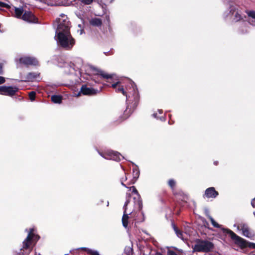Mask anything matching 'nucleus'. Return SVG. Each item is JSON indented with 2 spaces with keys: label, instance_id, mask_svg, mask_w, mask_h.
<instances>
[{
  "label": "nucleus",
  "instance_id": "nucleus-1",
  "mask_svg": "<svg viewBox=\"0 0 255 255\" xmlns=\"http://www.w3.org/2000/svg\"><path fill=\"white\" fill-rule=\"evenodd\" d=\"M55 23L57 24L55 39L58 45L67 50L71 49L75 44V40L70 32V22L67 17L61 14Z\"/></svg>",
  "mask_w": 255,
  "mask_h": 255
},
{
  "label": "nucleus",
  "instance_id": "nucleus-2",
  "mask_svg": "<svg viewBox=\"0 0 255 255\" xmlns=\"http://www.w3.org/2000/svg\"><path fill=\"white\" fill-rule=\"evenodd\" d=\"M129 196L127 194V200L124 206V214L122 217L123 226L127 228L128 226V220L129 218L128 214L130 215V218L134 214V211L136 209L140 210L141 208L142 203L140 198L137 196V199L136 197H133L129 199Z\"/></svg>",
  "mask_w": 255,
  "mask_h": 255
},
{
  "label": "nucleus",
  "instance_id": "nucleus-3",
  "mask_svg": "<svg viewBox=\"0 0 255 255\" xmlns=\"http://www.w3.org/2000/svg\"><path fill=\"white\" fill-rule=\"evenodd\" d=\"M126 89L127 92L124 90L123 86L120 84L116 90L117 92H122L124 95H126L127 102L129 103L131 101L134 103L133 105L136 106L139 99V94L136 85L133 82L129 81V84Z\"/></svg>",
  "mask_w": 255,
  "mask_h": 255
},
{
  "label": "nucleus",
  "instance_id": "nucleus-4",
  "mask_svg": "<svg viewBox=\"0 0 255 255\" xmlns=\"http://www.w3.org/2000/svg\"><path fill=\"white\" fill-rule=\"evenodd\" d=\"M222 230L224 233L229 235L232 239L234 241L235 243L238 245L241 248H245L248 247L251 249H255V243L248 242L244 239L237 236L232 231L229 229L223 228Z\"/></svg>",
  "mask_w": 255,
  "mask_h": 255
},
{
  "label": "nucleus",
  "instance_id": "nucleus-5",
  "mask_svg": "<svg viewBox=\"0 0 255 255\" xmlns=\"http://www.w3.org/2000/svg\"><path fill=\"white\" fill-rule=\"evenodd\" d=\"M34 229L33 228H31L30 229L28 232V235L26 238L23 242V249H28V252L26 255H28L29 253L31 252V249H30V245L32 242L37 241L39 239V237L37 235L35 234L34 233Z\"/></svg>",
  "mask_w": 255,
  "mask_h": 255
},
{
  "label": "nucleus",
  "instance_id": "nucleus-6",
  "mask_svg": "<svg viewBox=\"0 0 255 255\" xmlns=\"http://www.w3.org/2000/svg\"><path fill=\"white\" fill-rule=\"evenodd\" d=\"M213 244L209 241H201L198 242L194 247V251L195 252H210L213 248Z\"/></svg>",
  "mask_w": 255,
  "mask_h": 255
},
{
  "label": "nucleus",
  "instance_id": "nucleus-7",
  "mask_svg": "<svg viewBox=\"0 0 255 255\" xmlns=\"http://www.w3.org/2000/svg\"><path fill=\"white\" fill-rule=\"evenodd\" d=\"M17 66L18 64H23L26 66H36L38 64V61L35 58L28 56H23L20 57L17 60Z\"/></svg>",
  "mask_w": 255,
  "mask_h": 255
},
{
  "label": "nucleus",
  "instance_id": "nucleus-8",
  "mask_svg": "<svg viewBox=\"0 0 255 255\" xmlns=\"http://www.w3.org/2000/svg\"><path fill=\"white\" fill-rule=\"evenodd\" d=\"M100 155L104 158L111 159L115 161H120L123 158V156L118 152L109 150L104 154L100 153Z\"/></svg>",
  "mask_w": 255,
  "mask_h": 255
},
{
  "label": "nucleus",
  "instance_id": "nucleus-9",
  "mask_svg": "<svg viewBox=\"0 0 255 255\" xmlns=\"http://www.w3.org/2000/svg\"><path fill=\"white\" fill-rule=\"evenodd\" d=\"M98 92V90L88 87L86 85H83L81 88L80 91L76 94L75 96L79 97L81 94L84 95H93L97 94Z\"/></svg>",
  "mask_w": 255,
  "mask_h": 255
},
{
  "label": "nucleus",
  "instance_id": "nucleus-10",
  "mask_svg": "<svg viewBox=\"0 0 255 255\" xmlns=\"http://www.w3.org/2000/svg\"><path fill=\"white\" fill-rule=\"evenodd\" d=\"M238 229L242 230L243 235L247 238H251L254 236V234L245 224H240L238 225Z\"/></svg>",
  "mask_w": 255,
  "mask_h": 255
},
{
  "label": "nucleus",
  "instance_id": "nucleus-11",
  "mask_svg": "<svg viewBox=\"0 0 255 255\" xmlns=\"http://www.w3.org/2000/svg\"><path fill=\"white\" fill-rule=\"evenodd\" d=\"M18 90L16 87L3 86L2 95L5 96H12Z\"/></svg>",
  "mask_w": 255,
  "mask_h": 255
},
{
  "label": "nucleus",
  "instance_id": "nucleus-12",
  "mask_svg": "<svg viewBox=\"0 0 255 255\" xmlns=\"http://www.w3.org/2000/svg\"><path fill=\"white\" fill-rule=\"evenodd\" d=\"M237 5H231L230 13L234 16V20L238 21L242 19L240 11L239 10Z\"/></svg>",
  "mask_w": 255,
  "mask_h": 255
},
{
  "label": "nucleus",
  "instance_id": "nucleus-13",
  "mask_svg": "<svg viewBox=\"0 0 255 255\" xmlns=\"http://www.w3.org/2000/svg\"><path fill=\"white\" fill-rule=\"evenodd\" d=\"M21 19L28 22L35 23L37 22V19L30 11H25L22 15Z\"/></svg>",
  "mask_w": 255,
  "mask_h": 255
},
{
  "label": "nucleus",
  "instance_id": "nucleus-14",
  "mask_svg": "<svg viewBox=\"0 0 255 255\" xmlns=\"http://www.w3.org/2000/svg\"><path fill=\"white\" fill-rule=\"evenodd\" d=\"M218 195V193L217 192L214 187H210L207 188L205 192V196L208 198H215Z\"/></svg>",
  "mask_w": 255,
  "mask_h": 255
},
{
  "label": "nucleus",
  "instance_id": "nucleus-15",
  "mask_svg": "<svg viewBox=\"0 0 255 255\" xmlns=\"http://www.w3.org/2000/svg\"><path fill=\"white\" fill-rule=\"evenodd\" d=\"M246 13L248 16V21L252 25L255 26V11L248 10Z\"/></svg>",
  "mask_w": 255,
  "mask_h": 255
},
{
  "label": "nucleus",
  "instance_id": "nucleus-16",
  "mask_svg": "<svg viewBox=\"0 0 255 255\" xmlns=\"http://www.w3.org/2000/svg\"><path fill=\"white\" fill-rule=\"evenodd\" d=\"M39 76V74L38 73L30 72L29 73L25 78L22 81H33L38 78Z\"/></svg>",
  "mask_w": 255,
  "mask_h": 255
},
{
  "label": "nucleus",
  "instance_id": "nucleus-17",
  "mask_svg": "<svg viewBox=\"0 0 255 255\" xmlns=\"http://www.w3.org/2000/svg\"><path fill=\"white\" fill-rule=\"evenodd\" d=\"M93 74L95 75L101 76L102 77L106 79H109L111 78L110 75L105 73L104 71L98 69H94Z\"/></svg>",
  "mask_w": 255,
  "mask_h": 255
},
{
  "label": "nucleus",
  "instance_id": "nucleus-18",
  "mask_svg": "<svg viewBox=\"0 0 255 255\" xmlns=\"http://www.w3.org/2000/svg\"><path fill=\"white\" fill-rule=\"evenodd\" d=\"M102 23L101 20L99 18H92L90 20V24L94 26H100L101 25Z\"/></svg>",
  "mask_w": 255,
  "mask_h": 255
},
{
  "label": "nucleus",
  "instance_id": "nucleus-19",
  "mask_svg": "<svg viewBox=\"0 0 255 255\" xmlns=\"http://www.w3.org/2000/svg\"><path fill=\"white\" fill-rule=\"evenodd\" d=\"M15 16L18 18H21L23 13L22 7H14Z\"/></svg>",
  "mask_w": 255,
  "mask_h": 255
},
{
  "label": "nucleus",
  "instance_id": "nucleus-20",
  "mask_svg": "<svg viewBox=\"0 0 255 255\" xmlns=\"http://www.w3.org/2000/svg\"><path fill=\"white\" fill-rule=\"evenodd\" d=\"M80 249L86 251L88 254L91 255H100L97 251L92 250L91 249H89L86 248H79L77 249V250Z\"/></svg>",
  "mask_w": 255,
  "mask_h": 255
},
{
  "label": "nucleus",
  "instance_id": "nucleus-21",
  "mask_svg": "<svg viewBox=\"0 0 255 255\" xmlns=\"http://www.w3.org/2000/svg\"><path fill=\"white\" fill-rule=\"evenodd\" d=\"M51 101L56 104H60L62 101V97L59 95H53L51 97Z\"/></svg>",
  "mask_w": 255,
  "mask_h": 255
},
{
  "label": "nucleus",
  "instance_id": "nucleus-22",
  "mask_svg": "<svg viewBox=\"0 0 255 255\" xmlns=\"http://www.w3.org/2000/svg\"><path fill=\"white\" fill-rule=\"evenodd\" d=\"M174 230L177 236V237L182 240H184L183 235L182 232H181L180 231H179L176 227H175L174 226H173Z\"/></svg>",
  "mask_w": 255,
  "mask_h": 255
},
{
  "label": "nucleus",
  "instance_id": "nucleus-23",
  "mask_svg": "<svg viewBox=\"0 0 255 255\" xmlns=\"http://www.w3.org/2000/svg\"><path fill=\"white\" fill-rule=\"evenodd\" d=\"M129 190L132 192V193L134 194L135 196L133 197H136V199H137L138 196V197L140 198L139 195L137 192V191L134 186H131L129 187Z\"/></svg>",
  "mask_w": 255,
  "mask_h": 255
},
{
  "label": "nucleus",
  "instance_id": "nucleus-24",
  "mask_svg": "<svg viewBox=\"0 0 255 255\" xmlns=\"http://www.w3.org/2000/svg\"><path fill=\"white\" fill-rule=\"evenodd\" d=\"M209 218L211 222V224L214 227L217 228H220L221 227V226L219 224H218L212 217L209 216Z\"/></svg>",
  "mask_w": 255,
  "mask_h": 255
},
{
  "label": "nucleus",
  "instance_id": "nucleus-25",
  "mask_svg": "<svg viewBox=\"0 0 255 255\" xmlns=\"http://www.w3.org/2000/svg\"><path fill=\"white\" fill-rule=\"evenodd\" d=\"M29 97L31 101H33L35 97V92L31 91L29 93Z\"/></svg>",
  "mask_w": 255,
  "mask_h": 255
},
{
  "label": "nucleus",
  "instance_id": "nucleus-26",
  "mask_svg": "<svg viewBox=\"0 0 255 255\" xmlns=\"http://www.w3.org/2000/svg\"><path fill=\"white\" fill-rule=\"evenodd\" d=\"M168 185L173 189L175 185V181L173 179H170L168 181Z\"/></svg>",
  "mask_w": 255,
  "mask_h": 255
},
{
  "label": "nucleus",
  "instance_id": "nucleus-27",
  "mask_svg": "<svg viewBox=\"0 0 255 255\" xmlns=\"http://www.w3.org/2000/svg\"><path fill=\"white\" fill-rule=\"evenodd\" d=\"M133 177L134 178H138L139 176V171L136 168L133 169Z\"/></svg>",
  "mask_w": 255,
  "mask_h": 255
},
{
  "label": "nucleus",
  "instance_id": "nucleus-28",
  "mask_svg": "<svg viewBox=\"0 0 255 255\" xmlns=\"http://www.w3.org/2000/svg\"><path fill=\"white\" fill-rule=\"evenodd\" d=\"M156 255H162L160 253H157ZM167 255H177V254L172 251H169L167 252Z\"/></svg>",
  "mask_w": 255,
  "mask_h": 255
},
{
  "label": "nucleus",
  "instance_id": "nucleus-29",
  "mask_svg": "<svg viewBox=\"0 0 255 255\" xmlns=\"http://www.w3.org/2000/svg\"><path fill=\"white\" fill-rule=\"evenodd\" d=\"M82 2L86 4H91L93 0H82Z\"/></svg>",
  "mask_w": 255,
  "mask_h": 255
},
{
  "label": "nucleus",
  "instance_id": "nucleus-30",
  "mask_svg": "<svg viewBox=\"0 0 255 255\" xmlns=\"http://www.w3.org/2000/svg\"><path fill=\"white\" fill-rule=\"evenodd\" d=\"M121 84V82L118 81L116 83L113 84L112 85V87L113 88L116 89L117 87L118 86Z\"/></svg>",
  "mask_w": 255,
  "mask_h": 255
},
{
  "label": "nucleus",
  "instance_id": "nucleus-31",
  "mask_svg": "<svg viewBox=\"0 0 255 255\" xmlns=\"http://www.w3.org/2000/svg\"><path fill=\"white\" fill-rule=\"evenodd\" d=\"M5 81V78L4 77L0 76V84L4 83Z\"/></svg>",
  "mask_w": 255,
  "mask_h": 255
},
{
  "label": "nucleus",
  "instance_id": "nucleus-32",
  "mask_svg": "<svg viewBox=\"0 0 255 255\" xmlns=\"http://www.w3.org/2000/svg\"><path fill=\"white\" fill-rule=\"evenodd\" d=\"M127 179V178L126 177H125V179L124 180L123 179H121V183L123 186H124V187H125L126 188H128V187L125 184H124V181H126Z\"/></svg>",
  "mask_w": 255,
  "mask_h": 255
},
{
  "label": "nucleus",
  "instance_id": "nucleus-33",
  "mask_svg": "<svg viewBox=\"0 0 255 255\" xmlns=\"http://www.w3.org/2000/svg\"><path fill=\"white\" fill-rule=\"evenodd\" d=\"M255 198H254V199L252 200V202H251L252 206L254 208L255 207Z\"/></svg>",
  "mask_w": 255,
  "mask_h": 255
},
{
  "label": "nucleus",
  "instance_id": "nucleus-34",
  "mask_svg": "<svg viewBox=\"0 0 255 255\" xmlns=\"http://www.w3.org/2000/svg\"><path fill=\"white\" fill-rule=\"evenodd\" d=\"M5 5H6V4L0 1V6L4 7V6H5Z\"/></svg>",
  "mask_w": 255,
  "mask_h": 255
},
{
  "label": "nucleus",
  "instance_id": "nucleus-35",
  "mask_svg": "<svg viewBox=\"0 0 255 255\" xmlns=\"http://www.w3.org/2000/svg\"><path fill=\"white\" fill-rule=\"evenodd\" d=\"M3 86H0V94L2 95Z\"/></svg>",
  "mask_w": 255,
  "mask_h": 255
},
{
  "label": "nucleus",
  "instance_id": "nucleus-36",
  "mask_svg": "<svg viewBox=\"0 0 255 255\" xmlns=\"http://www.w3.org/2000/svg\"><path fill=\"white\" fill-rule=\"evenodd\" d=\"M153 116L154 118H157V119H158V117H157V113H154V114H153Z\"/></svg>",
  "mask_w": 255,
  "mask_h": 255
},
{
  "label": "nucleus",
  "instance_id": "nucleus-37",
  "mask_svg": "<svg viewBox=\"0 0 255 255\" xmlns=\"http://www.w3.org/2000/svg\"><path fill=\"white\" fill-rule=\"evenodd\" d=\"M2 73V66L0 65V74Z\"/></svg>",
  "mask_w": 255,
  "mask_h": 255
},
{
  "label": "nucleus",
  "instance_id": "nucleus-38",
  "mask_svg": "<svg viewBox=\"0 0 255 255\" xmlns=\"http://www.w3.org/2000/svg\"><path fill=\"white\" fill-rule=\"evenodd\" d=\"M158 111L160 114L162 113V111L161 110H159Z\"/></svg>",
  "mask_w": 255,
  "mask_h": 255
},
{
  "label": "nucleus",
  "instance_id": "nucleus-39",
  "mask_svg": "<svg viewBox=\"0 0 255 255\" xmlns=\"http://www.w3.org/2000/svg\"><path fill=\"white\" fill-rule=\"evenodd\" d=\"M101 0L104 2H108V1H110V0Z\"/></svg>",
  "mask_w": 255,
  "mask_h": 255
},
{
  "label": "nucleus",
  "instance_id": "nucleus-40",
  "mask_svg": "<svg viewBox=\"0 0 255 255\" xmlns=\"http://www.w3.org/2000/svg\"><path fill=\"white\" fill-rule=\"evenodd\" d=\"M93 80H94V81H95V82H96V83H97V82H98V81L97 80H96V79H95V78H93Z\"/></svg>",
  "mask_w": 255,
  "mask_h": 255
},
{
  "label": "nucleus",
  "instance_id": "nucleus-41",
  "mask_svg": "<svg viewBox=\"0 0 255 255\" xmlns=\"http://www.w3.org/2000/svg\"><path fill=\"white\" fill-rule=\"evenodd\" d=\"M35 255H41V254H37V253H35Z\"/></svg>",
  "mask_w": 255,
  "mask_h": 255
}]
</instances>
